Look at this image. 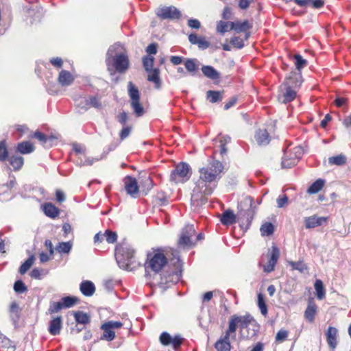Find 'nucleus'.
Wrapping results in <instances>:
<instances>
[{"mask_svg": "<svg viewBox=\"0 0 351 351\" xmlns=\"http://www.w3.org/2000/svg\"><path fill=\"white\" fill-rule=\"evenodd\" d=\"M167 263V258L164 254L156 252L148 256L147 261L145 263L147 275H151V273L154 272L155 278H156V284L163 289L178 282L182 274V265L178 257H176L173 263L175 268L171 273L165 271L158 274V272L166 266Z\"/></svg>", "mask_w": 351, "mask_h": 351, "instance_id": "nucleus-1", "label": "nucleus"}, {"mask_svg": "<svg viewBox=\"0 0 351 351\" xmlns=\"http://www.w3.org/2000/svg\"><path fill=\"white\" fill-rule=\"evenodd\" d=\"M222 170L223 165L217 160L213 161L199 169V177L193 190L191 197L193 201H202L203 196L213 192L212 184L219 178Z\"/></svg>", "mask_w": 351, "mask_h": 351, "instance_id": "nucleus-2", "label": "nucleus"}, {"mask_svg": "<svg viewBox=\"0 0 351 351\" xmlns=\"http://www.w3.org/2000/svg\"><path fill=\"white\" fill-rule=\"evenodd\" d=\"M115 257L119 267L132 271L139 265L134 256V249L128 244L120 245L117 247Z\"/></svg>", "mask_w": 351, "mask_h": 351, "instance_id": "nucleus-3", "label": "nucleus"}, {"mask_svg": "<svg viewBox=\"0 0 351 351\" xmlns=\"http://www.w3.org/2000/svg\"><path fill=\"white\" fill-rule=\"evenodd\" d=\"M302 83V75L295 71L291 72V75L286 78L285 82L281 86V88L285 90V93L278 97V99L282 103H287L293 100L295 98L296 92L293 88H299Z\"/></svg>", "mask_w": 351, "mask_h": 351, "instance_id": "nucleus-4", "label": "nucleus"}, {"mask_svg": "<svg viewBox=\"0 0 351 351\" xmlns=\"http://www.w3.org/2000/svg\"><path fill=\"white\" fill-rule=\"evenodd\" d=\"M60 308H49L46 313L47 315H51V320L49 323L48 331L51 335H58L60 333L62 328V315L60 314Z\"/></svg>", "mask_w": 351, "mask_h": 351, "instance_id": "nucleus-5", "label": "nucleus"}, {"mask_svg": "<svg viewBox=\"0 0 351 351\" xmlns=\"http://www.w3.org/2000/svg\"><path fill=\"white\" fill-rule=\"evenodd\" d=\"M128 88L131 107L137 117H141L144 114L145 110L140 103V93L131 82L128 83Z\"/></svg>", "mask_w": 351, "mask_h": 351, "instance_id": "nucleus-6", "label": "nucleus"}, {"mask_svg": "<svg viewBox=\"0 0 351 351\" xmlns=\"http://www.w3.org/2000/svg\"><path fill=\"white\" fill-rule=\"evenodd\" d=\"M303 153L304 150L300 146H296L292 149L287 151L282 161V167L291 168L295 165L303 155Z\"/></svg>", "mask_w": 351, "mask_h": 351, "instance_id": "nucleus-7", "label": "nucleus"}, {"mask_svg": "<svg viewBox=\"0 0 351 351\" xmlns=\"http://www.w3.org/2000/svg\"><path fill=\"white\" fill-rule=\"evenodd\" d=\"M195 234V230L193 225H187L182 230L179 239L178 246L182 248H189L195 245L193 237Z\"/></svg>", "mask_w": 351, "mask_h": 351, "instance_id": "nucleus-8", "label": "nucleus"}, {"mask_svg": "<svg viewBox=\"0 0 351 351\" xmlns=\"http://www.w3.org/2000/svg\"><path fill=\"white\" fill-rule=\"evenodd\" d=\"M191 173L190 167L185 162L178 164L171 174V180L176 183L184 182L189 179Z\"/></svg>", "mask_w": 351, "mask_h": 351, "instance_id": "nucleus-9", "label": "nucleus"}, {"mask_svg": "<svg viewBox=\"0 0 351 351\" xmlns=\"http://www.w3.org/2000/svg\"><path fill=\"white\" fill-rule=\"evenodd\" d=\"M245 203L250 205V209H248L244 213H241L238 215V221L242 228H247L254 214V210L252 208V199L251 197L245 198Z\"/></svg>", "mask_w": 351, "mask_h": 351, "instance_id": "nucleus-10", "label": "nucleus"}, {"mask_svg": "<svg viewBox=\"0 0 351 351\" xmlns=\"http://www.w3.org/2000/svg\"><path fill=\"white\" fill-rule=\"evenodd\" d=\"M267 256L269 260L268 262L263 265V270L265 272L269 273L274 269L275 265L280 256V251L277 247L273 245L271 249L269 250Z\"/></svg>", "mask_w": 351, "mask_h": 351, "instance_id": "nucleus-11", "label": "nucleus"}, {"mask_svg": "<svg viewBox=\"0 0 351 351\" xmlns=\"http://www.w3.org/2000/svg\"><path fill=\"white\" fill-rule=\"evenodd\" d=\"M73 149L75 153L78 156V160L77 162L80 165H92L95 162L99 160V158H90L85 156V149L80 145H73Z\"/></svg>", "mask_w": 351, "mask_h": 351, "instance_id": "nucleus-12", "label": "nucleus"}, {"mask_svg": "<svg viewBox=\"0 0 351 351\" xmlns=\"http://www.w3.org/2000/svg\"><path fill=\"white\" fill-rule=\"evenodd\" d=\"M156 14L162 19H179L181 14L174 6L161 7L157 10Z\"/></svg>", "mask_w": 351, "mask_h": 351, "instance_id": "nucleus-13", "label": "nucleus"}, {"mask_svg": "<svg viewBox=\"0 0 351 351\" xmlns=\"http://www.w3.org/2000/svg\"><path fill=\"white\" fill-rule=\"evenodd\" d=\"M159 340L163 346L171 344L175 350L178 349L181 346L183 341L180 336H175L173 338L167 332H162L160 335Z\"/></svg>", "mask_w": 351, "mask_h": 351, "instance_id": "nucleus-14", "label": "nucleus"}, {"mask_svg": "<svg viewBox=\"0 0 351 351\" xmlns=\"http://www.w3.org/2000/svg\"><path fill=\"white\" fill-rule=\"evenodd\" d=\"M115 70L118 72L125 71L129 66L128 56L125 53H119L115 55L112 60Z\"/></svg>", "mask_w": 351, "mask_h": 351, "instance_id": "nucleus-15", "label": "nucleus"}, {"mask_svg": "<svg viewBox=\"0 0 351 351\" xmlns=\"http://www.w3.org/2000/svg\"><path fill=\"white\" fill-rule=\"evenodd\" d=\"M328 217L312 215L304 218V226L306 229L315 228L326 223Z\"/></svg>", "mask_w": 351, "mask_h": 351, "instance_id": "nucleus-16", "label": "nucleus"}, {"mask_svg": "<svg viewBox=\"0 0 351 351\" xmlns=\"http://www.w3.org/2000/svg\"><path fill=\"white\" fill-rule=\"evenodd\" d=\"M125 189L130 195L136 197L139 191V187L136 178L128 176L124 179Z\"/></svg>", "mask_w": 351, "mask_h": 351, "instance_id": "nucleus-17", "label": "nucleus"}, {"mask_svg": "<svg viewBox=\"0 0 351 351\" xmlns=\"http://www.w3.org/2000/svg\"><path fill=\"white\" fill-rule=\"evenodd\" d=\"M75 80V75L66 71L62 70L58 75V82L62 86H68L72 84Z\"/></svg>", "mask_w": 351, "mask_h": 351, "instance_id": "nucleus-18", "label": "nucleus"}, {"mask_svg": "<svg viewBox=\"0 0 351 351\" xmlns=\"http://www.w3.org/2000/svg\"><path fill=\"white\" fill-rule=\"evenodd\" d=\"M80 304V299L75 296H66L54 302L53 307H71Z\"/></svg>", "mask_w": 351, "mask_h": 351, "instance_id": "nucleus-19", "label": "nucleus"}, {"mask_svg": "<svg viewBox=\"0 0 351 351\" xmlns=\"http://www.w3.org/2000/svg\"><path fill=\"white\" fill-rule=\"evenodd\" d=\"M326 340L330 348L334 350L337 346V330L336 328L329 326L326 332Z\"/></svg>", "mask_w": 351, "mask_h": 351, "instance_id": "nucleus-20", "label": "nucleus"}, {"mask_svg": "<svg viewBox=\"0 0 351 351\" xmlns=\"http://www.w3.org/2000/svg\"><path fill=\"white\" fill-rule=\"evenodd\" d=\"M238 325H239V323L237 320V315H234L229 320L228 328L224 335L231 337L232 339H235Z\"/></svg>", "mask_w": 351, "mask_h": 351, "instance_id": "nucleus-21", "label": "nucleus"}, {"mask_svg": "<svg viewBox=\"0 0 351 351\" xmlns=\"http://www.w3.org/2000/svg\"><path fill=\"white\" fill-rule=\"evenodd\" d=\"M77 324L86 325L90 322V315L82 311H75L71 313Z\"/></svg>", "mask_w": 351, "mask_h": 351, "instance_id": "nucleus-22", "label": "nucleus"}, {"mask_svg": "<svg viewBox=\"0 0 351 351\" xmlns=\"http://www.w3.org/2000/svg\"><path fill=\"white\" fill-rule=\"evenodd\" d=\"M229 337L223 335L215 343L217 351H230L231 344Z\"/></svg>", "mask_w": 351, "mask_h": 351, "instance_id": "nucleus-23", "label": "nucleus"}, {"mask_svg": "<svg viewBox=\"0 0 351 351\" xmlns=\"http://www.w3.org/2000/svg\"><path fill=\"white\" fill-rule=\"evenodd\" d=\"M255 139L260 145H265L269 143V135L266 129H259L255 134Z\"/></svg>", "mask_w": 351, "mask_h": 351, "instance_id": "nucleus-24", "label": "nucleus"}, {"mask_svg": "<svg viewBox=\"0 0 351 351\" xmlns=\"http://www.w3.org/2000/svg\"><path fill=\"white\" fill-rule=\"evenodd\" d=\"M251 27L247 21H244L243 22L237 21L231 22L230 24V30H234L237 33L244 32L248 30Z\"/></svg>", "mask_w": 351, "mask_h": 351, "instance_id": "nucleus-25", "label": "nucleus"}, {"mask_svg": "<svg viewBox=\"0 0 351 351\" xmlns=\"http://www.w3.org/2000/svg\"><path fill=\"white\" fill-rule=\"evenodd\" d=\"M147 72L148 73L147 80L149 82L154 83L156 88H160L161 80L159 76V69H154L153 70Z\"/></svg>", "mask_w": 351, "mask_h": 351, "instance_id": "nucleus-26", "label": "nucleus"}, {"mask_svg": "<svg viewBox=\"0 0 351 351\" xmlns=\"http://www.w3.org/2000/svg\"><path fill=\"white\" fill-rule=\"evenodd\" d=\"M80 289L81 292L86 296L92 295L95 291L94 284L88 280L82 282L80 285Z\"/></svg>", "mask_w": 351, "mask_h": 351, "instance_id": "nucleus-27", "label": "nucleus"}, {"mask_svg": "<svg viewBox=\"0 0 351 351\" xmlns=\"http://www.w3.org/2000/svg\"><path fill=\"white\" fill-rule=\"evenodd\" d=\"M10 165L12 167L14 171L21 169L24 163V159L22 156H12L8 158Z\"/></svg>", "mask_w": 351, "mask_h": 351, "instance_id": "nucleus-28", "label": "nucleus"}, {"mask_svg": "<svg viewBox=\"0 0 351 351\" xmlns=\"http://www.w3.org/2000/svg\"><path fill=\"white\" fill-rule=\"evenodd\" d=\"M203 74L211 80H217L219 78V73L211 66H204L202 68Z\"/></svg>", "mask_w": 351, "mask_h": 351, "instance_id": "nucleus-29", "label": "nucleus"}, {"mask_svg": "<svg viewBox=\"0 0 351 351\" xmlns=\"http://www.w3.org/2000/svg\"><path fill=\"white\" fill-rule=\"evenodd\" d=\"M35 149L34 145L29 141L20 143L17 145V151L22 154H27L33 152Z\"/></svg>", "mask_w": 351, "mask_h": 351, "instance_id": "nucleus-30", "label": "nucleus"}, {"mask_svg": "<svg viewBox=\"0 0 351 351\" xmlns=\"http://www.w3.org/2000/svg\"><path fill=\"white\" fill-rule=\"evenodd\" d=\"M221 221L224 225H230L236 222V215L230 210H226L221 216Z\"/></svg>", "mask_w": 351, "mask_h": 351, "instance_id": "nucleus-31", "label": "nucleus"}, {"mask_svg": "<svg viewBox=\"0 0 351 351\" xmlns=\"http://www.w3.org/2000/svg\"><path fill=\"white\" fill-rule=\"evenodd\" d=\"M43 211L47 216L51 218L57 217L59 213L58 209L50 203L45 204L43 206Z\"/></svg>", "mask_w": 351, "mask_h": 351, "instance_id": "nucleus-32", "label": "nucleus"}, {"mask_svg": "<svg viewBox=\"0 0 351 351\" xmlns=\"http://www.w3.org/2000/svg\"><path fill=\"white\" fill-rule=\"evenodd\" d=\"M237 320L241 328H247L250 324L255 322L254 319L250 314L243 316H237Z\"/></svg>", "mask_w": 351, "mask_h": 351, "instance_id": "nucleus-33", "label": "nucleus"}, {"mask_svg": "<svg viewBox=\"0 0 351 351\" xmlns=\"http://www.w3.org/2000/svg\"><path fill=\"white\" fill-rule=\"evenodd\" d=\"M324 185V180L318 179L309 186L307 191L310 194L317 193L323 188Z\"/></svg>", "mask_w": 351, "mask_h": 351, "instance_id": "nucleus-34", "label": "nucleus"}, {"mask_svg": "<svg viewBox=\"0 0 351 351\" xmlns=\"http://www.w3.org/2000/svg\"><path fill=\"white\" fill-rule=\"evenodd\" d=\"M314 286L317 298L323 299L325 295V289L322 281L319 279L316 280Z\"/></svg>", "mask_w": 351, "mask_h": 351, "instance_id": "nucleus-35", "label": "nucleus"}, {"mask_svg": "<svg viewBox=\"0 0 351 351\" xmlns=\"http://www.w3.org/2000/svg\"><path fill=\"white\" fill-rule=\"evenodd\" d=\"M293 59L295 60V67L299 71L298 73L301 74L300 71L307 65V61L306 60L304 59L300 54L294 55Z\"/></svg>", "mask_w": 351, "mask_h": 351, "instance_id": "nucleus-36", "label": "nucleus"}, {"mask_svg": "<svg viewBox=\"0 0 351 351\" xmlns=\"http://www.w3.org/2000/svg\"><path fill=\"white\" fill-rule=\"evenodd\" d=\"M32 137L38 139L43 145H47L48 142H51L54 139L53 136L47 137L39 131L35 132Z\"/></svg>", "mask_w": 351, "mask_h": 351, "instance_id": "nucleus-37", "label": "nucleus"}, {"mask_svg": "<svg viewBox=\"0 0 351 351\" xmlns=\"http://www.w3.org/2000/svg\"><path fill=\"white\" fill-rule=\"evenodd\" d=\"M185 67L186 70L191 73L192 75H194V73L196 72V71L198 69V64L197 61L195 59H188L184 62Z\"/></svg>", "mask_w": 351, "mask_h": 351, "instance_id": "nucleus-38", "label": "nucleus"}, {"mask_svg": "<svg viewBox=\"0 0 351 351\" xmlns=\"http://www.w3.org/2000/svg\"><path fill=\"white\" fill-rule=\"evenodd\" d=\"M35 261L34 255L30 256L19 268V272L24 274L32 266Z\"/></svg>", "mask_w": 351, "mask_h": 351, "instance_id": "nucleus-39", "label": "nucleus"}, {"mask_svg": "<svg viewBox=\"0 0 351 351\" xmlns=\"http://www.w3.org/2000/svg\"><path fill=\"white\" fill-rule=\"evenodd\" d=\"M346 162V158L343 154L332 156L328 158V162L330 165H342Z\"/></svg>", "mask_w": 351, "mask_h": 351, "instance_id": "nucleus-40", "label": "nucleus"}, {"mask_svg": "<svg viewBox=\"0 0 351 351\" xmlns=\"http://www.w3.org/2000/svg\"><path fill=\"white\" fill-rule=\"evenodd\" d=\"M274 226L272 223L267 222L263 224L260 228V231L263 236H269L274 232Z\"/></svg>", "mask_w": 351, "mask_h": 351, "instance_id": "nucleus-41", "label": "nucleus"}, {"mask_svg": "<svg viewBox=\"0 0 351 351\" xmlns=\"http://www.w3.org/2000/svg\"><path fill=\"white\" fill-rule=\"evenodd\" d=\"M72 247V243L70 241L68 242H62L58 244L56 247V250L59 253H65L68 254Z\"/></svg>", "mask_w": 351, "mask_h": 351, "instance_id": "nucleus-42", "label": "nucleus"}, {"mask_svg": "<svg viewBox=\"0 0 351 351\" xmlns=\"http://www.w3.org/2000/svg\"><path fill=\"white\" fill-rule=\"evenodd\" d=\"M289 265L293 269L298 270L301 273H304L307 270V266L302 261H289Z\"/></svg>", "mask_w": 351, "mask_h": 351, "instance_id": "nucleus-43", "label": "nucleus"}, {"mask_svg": "<svg viewBox=\"0 0 351 351\" xmlns=\"http://www.w3.org/2000/svg\"><path fill=\"white\" fill-rule=\"evenodd\" d=\"M231 22H225L223 21H219L217 25V32L223 34L225 32H228L230 29Z\"/></svg>", "mask_w": 351, "mask_h": 351, "instance_id": "nucleus-44", "label": "nucleus"}, {"mask_svg": "<svg viewBox=\"0 0 351 351\" xmlns=\"http://www.w3.org/2000/svg\"><path fill=\"white\" fill-rule=\"evenodd\" d=\"M206 94L207 98L212 103L217 102L221 99V93L219 91L208 90Z\"/></svg>", "mask_w": 351, "mask_h": 351, "instance_id": "nucleus-45", "label": "nucleus"}, {"mask_svg": "<svg viewBox=\"0 0 351 351\" xmlns=\"http://www.w3.org/2000/svg\"><path fill=\"white\" fill-rule=\"evenodd\" d=\"M8 158V152L6 145L3 141L0 142V160L2 162L7 161Z\"/></svg>", "mask_w": 351, "mask_h": 351, "instance_id": "nucleus-46", "label": "nucleus"}, {"mask_svg": "<svg viewBox=\"0 0 351 351\" xmlns=\"http://www.w3.org/2000/svg\"><path fill=\"white\" fill-rule=\"evenodd\" d=\"M76 104L82 109L86 110L89 108V100L87 97H80L75 100Z\"/></svg>", "mask_w": 351, "mask_h": 351, "instance_id": "nucleus-47", "label": "nucleus"}, {"mask_svg": "<svg viewBox=\"0 0 351 351\" xmlns=\"http://www.w3.org/2000/svg\"><path fill=\"white\" fill-rule=\"evenodd\" d=\"M154 58L152 56H147L143 58V66H144L146 71H149L154 69H152V66L154 64Z\"/></svg>", "mask_w": 351, "mask_h": 351, "instance_id": "nucleus-48", "label": "nucleus"}, {"mask_svg": "<svg viewBox=\"0 0 351 351\" xmlns=\"http://www.w3.org/2000/svg\"><path fill=\"white\" fill-rule=\"evenodd\" d=\"M104 238L108 243H113L117 241V235L115 232L107 230L104 232Z\"/></svg>", "mask_w": 351, "mask_h": 351, "instance_id": "nucleus-49", "label": "nucleus"}, {"mask_svg": "<svg viewBox=\"0 0 351 351\" xmlns=\"http://www.w3.org/2000/svg\"><path fill=\"white\" fill-rule=\"evenodd\" d=\"M316 308H306L304 312V317L309 322H313L316 314Z\"/></svg>", "mask_w": 351, "mask_h": 351, "instance_id": "nucleus-50", "label": "nucleus"}, {"mask_svg": "<svg viewBox=\"0 0 351 351\" xmlns=\"http://www.w3.org/2000/svg\"><path fill=\"white\" fill-rule=\"evenodd\" d=\"M288 334L289 332L287 330L283 329L280 330L276 335V341L283 342L287 339Z\"/></svg>", "mask_w": 351, "mask_h": 351, "instance_id": "nucleus-51", "label": "nucleus"}, {"mask_svg": "<svg viewBox=\"0 0 351 351\" xmlns=\"http://www.w3.org/2000/svg\"><path fill=\"white\" fill-rule=\"evenodd\" d=\"M14 289L18 293H22L27 290V287L21 280H17L14 285Z\"/></svg>", "mask_w": 351, "mask_h": 351, "instance_id": "nucleus-52", "label": "nucleus"}, {"mask_svg": "<svg viewBox=\"0 0 351 351\" xmlns=\"http://www.w3.org/2000/svg\"><path fill=\"white\" fill-rule=\"evenodd\" d=\"M102 328L104 329V335L108 340L112 341L115 338V332L110 328L108 327H104L102 326Z\"/></svg>", "mask_w": 351, "mask_h": 351, "instance_id": "nucleus-53", "label": "nucleus"}, {"mask_svg": "<svg viewBox=\"0 0 351 351\" xmlns=\"http://www.w3.org/2000/svg\"><path fill=\"white\" fill-rule=\"evenodd\" d=\"M123 326V324L121 322L117 321H109L104 324V327H108L110 329L113 328H120Z\"/></svg>", "mask_w": 351, "mask_h": 351, "instance_id": "nucleus-54", "label": "nucleus"}, {"mask_svg": "<svg viewBox=\"0 0 351 351\" xmlns=\"http://www.w3.org/2000/svg\"><path fill=\"white\" fill-rule=\"evenodd\" d=\"M197 45L199 49H206L209 47L210 43L206 40L205 37L200 36Z\"/></svg>", "mask_w": 351, "mask_h": 351, "instance_id": "nucleus-55", "label": "nucleus"}, {"mask_svg": "<svg viewBox=\"0 0 351 351\" xmlns=\"http://www.w3.org/2000/svg\"><path fill=\"white\" fill-rule=\"evenodd\" d=\"M142 187L145 188V191H146L145 193L149 191L152 187V181L150 178V177L147 176L145 178L143 183H142Z\"/></svg>", "mask_w": 351, "mask_h": 351, "instance_id": "nucleus-56", "label": "nucleus"}, {"mask_svg": "<svg viewBox=\"0 0 351 351\" xmlns=\"http://www.w3.org/2000/svg\"><path fill=\"white\" fill-rule=\"evenodd\" d=\"M230 43L237 48L241 49L244 46L243 41L239 37H233Z\"/></svg>", "mask_w": 351, "mask_h": 351, "instance_id": "nucleus-57", "label": "nucleus"}, {"mask_svg": "<svg viewBox=\"0 0 351 351\" xmlns=\"http://www.w3.org/2000/svg\"><path fill=\"white\" fill-rule=\"evenodd\" d=\"M49 61L51 63V64L56 68H61L63 64V60L61 58H52L50 59Z\"/></svg>", "mask_w": 351, "mask_h": 351, "instance_id": "nucleus-58", "label": "nucleus"}, {"mask_svg": "<svg viewBox=\"0 0 351 351\" xmlns=\"http://www.w3.org/2000/svg\"><path fill=\"white\" fill-rule=\"evenodd\" d=\"M277 204L278 208L284 207L288 202V197L286 195L279 197L277 200Z\"/></svg>", "mask_w": 351, "mask_h": 351, "instance_id": "nucleus-59", "label": "nucleus"}, {"mask_svg": "<svg viewBox=\"0 0 351 351\" xmlns=\"http://www.w3.org/2000/svg\"><path fill=\"white\" fill-rule=\"evenodd\" d=\"M130 132H131V128H130V127H126V128H123L120 132L121 139L123 140L125 138H127L130 135Z\"/></svg>", "mask_w": 351, "mask_h": 351, "instance_id": "nucleus-60", "label": "nucleus"}, {"mask_svg": "<svg viewBox=\"0 0 351 351\" xmlns=\"http://www.w3.org/2000/svg\"><path fill=\"white\" fill-rule=\"evenodd\" d=\"M188 25L194 29H199L200 27V23L197 19H189L188 21Z\"/></svg>", "mask_w": 351, "mask_h": 351, "instance_id": "nucleus-61", "label": "nucleus"}, {"mask_svg": "<svg viewBox=\"0 0 351 351\" xmlns=\"http://www.w3.org/2000/svg\"><path fill=\"white\" fill-rule=\"evenodd\" d=\"M88 99L89 100V108L90 106L99 108L101 106L99 100L96 97H93Z\"/></svg>", "mask_w": 351, "mask_h": 351, "instance_id": "nucleus-62", "label": "nucleus"}, {"mask_svg": "<svg viewBox=\"0 0 351 351\" xmlns=\"http://www.w3.org/2000/svg\"><path fill=\"white\" fill-rule=\"evenodd\" d=\"M117 119L121 124H125L128 120L127 113L125 112L119 113V114L117 116Z\"/></svg>", "mask_w": 351, "mask_h": 351, "instance_id": "nucleus-63", "label": "nucleus"}, {"mask_svg": "<svg viewBox=\"0 0 351 351\" xmlns=\"http://www.w3.org/2000/svg\"><path fill=\"white\" fill-rule=\"evenodd\" d=\"M42 270L35 268L30 272V276L33 278L38 279L40 278Z\"/></svg>", "mask_w": 351, "mask_h": 351, "instance_id": "nucleus-64", "label": "nucleus"}]
</instances>
